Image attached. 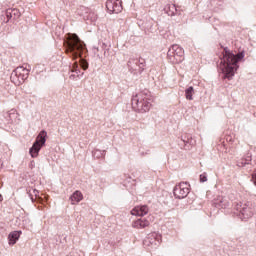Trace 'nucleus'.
Wrapping results in <instances>:
<instances>
[{
    "instance_id": "nucleus-1",
    "label": "nucleus",
    "mask_w": 256,
    "mask_h": 256,
    "mask_svg": "<svg viewBox=\"0 0 256 256\" xmlns=\"http://www.w3.org/2000/svg\"><path fill=\"white\" fill-rule=\"evenodd\" d=\"M222 55L223 57L221 58L220 69L226 79H232L235 76V71L239 69L238 63L244 59L245 53L239 52L235 55L229 48H224Z\"/></svg>"
},
{
    "instance_id": "nucleus-2",
    "label": "nucleus",
    "mask_w": 256,
    "mask_h": 256,
    "mask_svg": "<svg viewBox=\"0 0 256 256\" xmlns=\"http://www.w3.org/2000/svg\"><path fill=\"white\" fill-rule=\"evenodd\" d=\"M66 53H72V59H79L85 51V43L77 34L68 33L65 41Z\"/></svg>"
},
{
    "instance_id": "nucleus-3",
    "label": "nucleus",
    "mask_w": 256,
    "mask_h": 256,
    "mask_svg": "<svg viewBox=\"0 0 256 256\" xmlns=\"http://www.w3.org/2000/svg\"><path fill=\"white\" fill-rule=\"evenodd\" d=\"M132 109L137 113H147L151 109V95L139 93L132 97Z\"/></svg>"
},
{
    "instance_id": "nucleus-4",
    "label": "nucleus",
    "mask_w": 256,
    "mask_h": 256,
    "mask_svg": "<svg viewBox=\"0 0 256 256\" xmlns=\"http://www.w3.org/2000/svg\"><path fill=\"white\" fill-rule=\"evenodd\" d=\"M31 68L28 66H19L11 73L10 79L14 85H22L29 78Z\"/></svg>"
},
{
    "instance_id": "nucleus-5",
    "label": "nucleus",
    "mask_w": 256,
    "mask_h": 256,
    "mask_svg": "<svg viewBox=\"0 0 256 256\" xmlns=\"http://www.w3.org/2000/svg\"><path fill=\"white\" fill-rule=\"evenodd\" d=\"M47 143V131L42 130L36 137L35 142L29 150V153L33 159L39 157V151Z\"/></svg>"
},
{
    "instance_id": "nucleus-6",
    "label": "nucleus",
    "mask_w": 256,
    "mask_h": 256,
    "mask_svg": "<svg viewBox=\"0 0 256 256\" xmlns=\"http://www.w3.org/2000/svg\"><path fill=\"white\" fill-rule=\"evenodd\" d=\"M184 55L185 51H183V48H181L177 44L172 45L167 53V57L170 63H173L174 65H176L177 63H181L183 59H185Z\"/></svg>"
},
{
    "instance_id": "nucleus-7",
    "label": "nucleus",
    "mask_w": 256,
    "mask_h": 256,
    "mask_svg": "<svg viewBox=\"0 0 256 256\" xmlns=\"http://www.w3.org/2000/svg\"><path fill=\"white\" fill-rule=\"evenodd\" d=\"M236 211H239V217L242 221H247V219H251L253 217V210L247 204L238 203L235 206Z\"/></svg>"
},
{
    "instance_id": "nucleus-8",
    "label": "nucleus",
    "mask_w": 256,
    "mask_h": 256,
    "mask_svg": "<svg viewBox=\"0 0 256 256\" xmlns=\"http://www.w3.org/2000/svg\"><path fill=\"white\" fill-rule=\"evenodd\" d=\"M173 193L176 199H185L189 195V184L181 182L174 187Z\"/></svg>"
},
{
    "instance_id": "nucleus-9",
    "label": "nucleus",
    "mask_w": 256,
    "mask_h": 256,
    "mask_svg": "<svg viewBox=\"0 0 256 256\" xmlns=\"http://www.w3.org/2000/svg\"><path fill=\"white\" fill-rule=\"evenodd\" d=\"M106 9L109 13H121L123 11V4L121 0H107Z\"/></svg>"
},
{
    "instance_id": "nucleus-10",
    "label": "nucleus",
    "mask_w": 256,
    "mask_h": 256,
    "mask_svg": "<svg viewBox=\"0 0 256 256\" xmlns=\"http://www.w3.org/2000/svg\"><path fill=\"white\" fill-rule=\"evenodd\" d=\"M162 236L159 233H152L148 236V238L144 241L145 245H152L153 247H159L161 245Z\"/></svg>"
},
{
    "instance_id": "nucleus-11",
    "label": "nucleus",
    "mask_w": 256,
    "mask_h": 256,
    "mask_svg": "<svg viewBox=\"0 0 256 256\" xmlns=\"http://www.w3.org/2000/svg\"><path fill=\"white\" fill-rule=\"evenodd\" d=\"M215 207L217 209H229L231 207V202H229V198L219 196L215 201H214Z\"/></svg>"
},
{
    "instance_id": "nucleus-12",
    "label": "nucleus",
    "mask_w": 256,
    "mask_h": 256,
    "mask_svg": "<svg viewBox=\"0 0 256 256\" xmlns=\"http://www.w3.org/2000/svg\"><path fill=\"white\" fill-rule=\"evenodd\" d=\"M149 213V207L147 205L136 206L131 210V215L136 217H143Z\"/></svg>"
},
{
    "instance_id": "nucleus-13",
    "label": "nucleus",
    "mask_w": 256,
    "mask_h": 256,
    "mask_svg": "<svg viewBox=\"0 0 256 256\" xmlns=\"http://www.w3.org/2000/svg\"><path fill=\"white\" fill-rule=\"evenodd\" d=\"M149 225H150L149 220L145 218H140L132 222V227L134 229H145V227H149Z\"/></svg>"
},
{
    "instance_id": "nucleus-14",
    "label": "nucleus",
    "mask_w": 256,
    "mask_h": 256,
    "mask_svg": "<svg viewBox=\"0 0 256 256\" xmlns=\"http://www.w3.org/2000/svg\"><path fill=\"white\" fill-rule=\"evenodd\" d=\"M70 201L72 205H75L77 203H80V201H83V193L81 191L76 190L71 196Z\"/></svg>"
},
{
    "instance_id": "nucleus-15",
    "label": "nucleus",
    "mask_w": 256,
    "mask_h": 256,
    "mask_svg": "<svg viewBox=\"0 0 256 256\" xmlns=\"http://www.w3.org/2000/svg\"><path fill=\"white\" fill-rule=\"evenodd\" d=\"M21 231H13L8 235L9 245H15L17 241H19V237H21Z\"/></svg>"
},
{
    "instance_id": "nucleus-16",
    "label": "nucleus",
    "mask_w": 256,
    "mask_h": 256,
    "mask_svg": "<svg viewBox=\"0 0 256 256\" xmlns=\"http://www.w3.org/2000/svg\"><path fill=\"white\" fill-rule=\"evenodd\" d=\"M164 11L167 13V15H169V17H173L175 15H177V6H175V4H167L164 7Z\"/></svg>"
},
{
    "instance_id": "nucleus-17",
    "label": "nucleus",
    "mask_w": 256,
    "mask_h": 256,
    "mask_svg": "<svg viewBox=\"0 0 256 256\" xmlns=\"http://www.w3.org/2000/svg\"><path fill=\"white\" fill-rule=\"evenodd\" d=\"M249 163H251V155L248 153L244 158L237 161V167H245Z\"/></svg>"
},
{
    "instance_id": "nucleus-18",
    "label": "nucleus",
    "mask_w": 256,
    "mask_h": 256,
    "mask_svg": "<svg viewBox=\"0 0 256 256\" xmlns=\"http://www.w3.org/2000/svg\"><path fill=\"white\" fill-rule=\"evenodd\" d=\"M195 93V90L193 89L192 86L188 87L186 90H185V97L188 101H193V95Z\"/></svg>"
},
{
    "instance_id": "nucleus-19",
    "label": "nucleus",
    "mask_w": 256,
    "mask_h": 256,
    "mask_svg": "<svg viewBox=\"0 0 256 256\" xmlns=\"http://www.w3.org/2000/svg\"><path fill=\"white\" fill-rule=\"evenodd\" d=\"M9 117L10 121H13V117H17V111L16 110H10L7 114Z\"/></svg>"
},
{
    "instance_id": "nucleus-20",
    "label": "nucleus",
    "mask_w": 256,
    "mask_h": 256,
    "mask_svg": "<svg viewBox=\"0 0 256 256\" xmlns=\"http://www.w3.org/2000/svg\"><path fill=\"white\" fill-rule=\"evenodd\" d=\"M80 65L84 71H87V69H89V64L83 59L80 60Z\"/></svg>"
},
{
    "instance_id": "nucleus-21",
    "label": "nucleus",
    "mask_w": 256,
    "mask_h": 256,
    "mask_svg": "<svg viewBox=\"0 0 256 256\" xmlns=\"http://www.w3.org/2000/svg\"><path fill=\"white\" fill-rule=\"evenodd\" d=\"M206 181H207V173L204 172L200 175V183H206Z\"/></svg>"
},
{
    "instance_id": "nucleus-22",
    "label": "nucleus",
    "mask_w": 256,
    "mask_h": 256,
    "mask_svg": "<svg viewBox=\"0 0 256 256\" xmlns=\"http://www.w3.org/2000/svg\"><path fill=\"white\" fill-rule=\"evenodd\" d=\"M92 51L94 55H96L98 58H101V55H99V47L93 46Z\"/></svg>"
},
{
    "instance_id": "nucleus-23",
    "label": "nucleus",
    "mask_w": 256,
    "mask_h": 256,
    "mask_svg": "<svg viewBox=\"0 0 256 256\" xmlns=\"http://www.w3.org/2000/svg\"><path fill=\"white\" fill-rule=\"evenodd\" d=\"M6 16H7V17H10V18H13V9H8V10L6 11Z\"/></svg>"
},
{
    "instance_id": "nucleus-24",
    "label": "nucleus",
    "mask_w": 256,
    "mask_h": 256,
    "mask_svg": "<svg viewBox=\"0 0 256 256\" xmlns=\"http://www.w3.org/2000/svg\"><path fill=\"white\" fill-rule=\"evenodd\" d=\"M19 15H20L19 10H17V9L12 10V16L13 17H19Z\"/></svg>"
},
{
    "instance_id": "nucleus-25",
    "label": "nucleus",
    "mask_w": 256,
    "mask_h": 256,
    "mask_svg": "<svg viewBox=\"0 0 256 256\" xmlns=\"http://www.w3.org/2000/svg\"><path fill=\"white\" fill-rule=\"evenodd\" d=\"M252 183L256 186V170L252 173V178H251Z\"/></svg>"
},
{
    "instance_id": "nucleus-26",
    "label": "nucleus",
    "mask_w": 256,
    "mask_h": 256,
    "mask_svg": "<svg viewBox=\"0 0 256 256\" xmlns=\"http://www.w3.org/2000/svg\"><path fill=\"white\" fill-rule=\"evenodd\" d=\"M79 69V65L77 64V62H75L73 64V68H72V71H77Z\"/></svg>"
},
{
    "instance_id": "nucleus-27",
    "label": "nucleus",
    "mask_w": 256,
    "mask_h": 256,
    "mask_svg": "<svg viewBox=\"0 0 256 256\" xmlns=\"http://www.w3.org/2000/svg\"><path fill=\"white\" fill-rule=\"evenodd\" d=\"M32 191H33V193H34L35 197H37V196L39 195V191H38V190L33 189Z\"/></svg>"
},
{
    "instance_id": "nucleus-28",
    "label": "nucleus",
    "mask_w": 256,
    "mask_h": 256,
    "mask_svg": "<svg viewBox=\"0 0 256 256\" xmlns=\"http://www.w3.org/2000/svg\"><path fill=\"white\" fill-rule=\"evenodd\" d=\"M27 223H29V219H24L23 220V225H27Z\"/></svg>"
},
{
    "instance_id": "nucleus-29",
    "label": "nucleus",
    "mask_w": 256,
    "mask_h": 256,
    "mask_svg": "<svg viewBox=\"0 0 256 256\" xmlns=\"http://www.w3.org/2000/svg\"><path fill=\"white\" fill-rule=\"evenodd\" d=\"M72 72L79 74V73H80V70H79V68H78V70H72Z\"/></svg>"
},
{
    "instance_id": "nucleus-30",
    "label": "nucleus",
    "mask_w": 256,
    "mask_h": 256,
    "mask_svg": "<svg viewBox=\"0 0 256 256\" xmlns=\"http://www.w3.org/2000/svg\"><path fill=\"white\" fill-rule=\"evenodd\" d=\"M3 168V161L0 160V169Z\"/></svg>"
},
{
    "instance_id": "nucleus-31",
    "label": "nucleus",
    "mask_w": 256,
    "mask_h": 256,
    "mask_svg": "<svg viewBox=\"0 0 256 256\" xmlns=\"http://www.w3.org/2000/svg\"><path fill=\"white\" fill-rule=\"evenodd\" d=\"M0 201H3V196L0 194Z\"/></svg>"
},
{
    "instance_id": "nucleus-32",
    "label": "nucleus",
    "mask_w": 256,
    "mask_h": 256,
    "mask_svg": "<svg viewBox=\"0 0 256 256\" xmlns=\"http://www.w3.org/2000/svg\"><path fill=\"white\" fill-rule=\"evenodd\" d=\"M31 201H34L33 196H31Z\"/></svg>"
},
{
    "instance_id": "nucleus-33",
    "label": "nucleus",
    "mask_w": 256,
    "mask_h": 256,
    "mask_svg": "<svg viewBox=\"0 0 256 256\" xmlns=\"http://www.w3.org/2000/svg\"><path fill=\"white\" fill-rule=\"evenodd\" d=\"M28 193H29V195L31 196V191H29Z\"/></svg>"
}]
</instances>
